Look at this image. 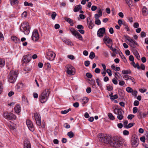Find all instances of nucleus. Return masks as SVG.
<instances>
[{"label":"nucleus","instance_id":"16","mask_svg":"<svg viewBox=\"0 0 148 148\" xmlns=\"http://www.w3.org/2000/svg\"><path fill=\"white\" fill-rule=\"evenodd\" d=\"M147 114L145 113H142V111L140 110H138L137 113L138 117L139 119L145 118Z\"/></svg>","mask_w":148,"mask_h":148},{"label":"nucleus","instance_id":"27","mask_svg":"<svg viewBox=\"0 0 148 148\" xmlns=\"http://www.w3.org/2000/svg\"><path fill=\"white\" fill-rule=\"evenodd\" d=\"M134 54L137 59L138 60L140 59V56L139 55L137 51L135 50L134 52Z\"/></svg>","mask_w":148,"mask_h":148},{"label":"nucleus","instance_id":"54","mask_svg":"<svg viewBox=\"0 0 148 148\" xmlns=\"http://www.w3.org/2000/svg\"><path fill=\"white\" fill-rule=\"evenodd\" d=\"M123 134L125 135H128L129 134V132L128 131L125 130L123 131Z\"/></svg>","mask_w":148,"mask_h":148},{"label":"nucleus","instance_id":"38","mask_svg":"<svg viewBox=\"0 0 148 148\" xmlns=\"http://www.w3.org/2000/svg\"><path fill=\"white\" fill-rule=\"evenodd\" d=\"M126 90L129 93H131L133 92V89L130 87H128L126 88Z\"/></svg>","mask_w":148,"mask_h":148},{"label":"nucleus","instance_id":"17","mask_svg":"<svg viewBox=\"0 0 148 148\" xmlns=\"http://www.w3.org/2000/svg\"><path fill=\"white\" fill-rule=\"evenodd\" d=\"M130 43L129 44V45L132 47L135 48L136 47V45L139 46L138 44L136 42L135 40H133L132 39L130 41Z\"/></svg>","mask_w":148,"mask_h":148},{"label":"nucleus","instance_id":"51","mask_svg":"<svg viewBox=\"0 0 148 148\" xmlns=\"http://www.w3.org/2000/svg\"><path fill=\"white\" fill-rule=\"evenodd\" d=\"M130 76L127 75H125L123 76V78L125 80H127L129 79Z\"/></svg>","mask_w":148,"mask_h":148},{"label":"nucleus","instance_id":"33","mask_svg":"<svg viewBox=\"0 0 148 148\" xmlns=\"http://www.w3.org/2000/svg\"><path fill=\"white\" fill-rule=\"evenodd\" d=\"M67 135L69 137V138H72L74 136V134L73 132L72 131H70L68 132Z\"/></svg>","mask_w":148,"mask_h":148},{"label":"nucleus","instance_id":"6","mask_svg":"<svg viewBox=\"0 0 148 148\" xmlns=\"http://www.w3.org/2000/svg\"><path fill=\"white\" fill-rule=\"evenodd\" d=\"M65 70L67 73L69 75H73L75 73V69L74 67L70 64H68L65 66Z\"/></svg>","mask_w":148,"mask_h":148},{"label":"nucleus","instance_id":"64","mask_svg":"<svg viewBox=\"0 0 148 148\" xmlns=\"http://www.w3.org/2000/svg\"><path fill=\"white\" fill-rule=\"evenodd\" d=\"M64 127L67 129L69 128L70 127V125H69L67 123H65V124H64Z\"/></svg>","mask_w":148,"mask_h":148},{"label":"nucleus","instance_id":"36","mask_svg":"<svg viewBox=\"0 0 148 148\" xmlns=\"http://www.w3.org/2000/svg\"><path fill=\"white\" fill-rule=\"evenodd\" d=\"M71 110V108H69L68 110H65L63 111H61V113L62 114H65L68 113L69 111Z\"/></svg>","mask_w":148,"mask_h":148},{"label":"nucleus","instance_id":"29","mask_svg":"<svg viewBox=\"0 0 148 148\" xmlns=\"http://www.w3.org/2000/svg\"><path fill=\"white\" fill-rule=\"evenodd\" d=\"M126 3L128 4L130 7L132 5V0H125Z\"/></svg>","mask_w":148,"mask_h":148},{"label":"nucleus","instance_id":"15","mask_svg":"<svg viewBox=\"0 0 148 148\" xmlns=\"http://www.w3.org/2000/svg\"><path fill=\"white\" fill-rule=\"evenodd\" d=\"M103 41H104L105 43H112L111 46L110 47L109 46H108V47H110V48H112V40L110 39L107 36H105L103 38Z\"/></svg>","mask_w":148,"mask_h":148},{"label":"nucleus","instance_id":"10","mask_svg":"<svg viewBox=\"0 0 148 148\" xmlns=\"http://www.w3.org/2000/svg\"><path fill=\"white\" fill-rule=\"evenodd\" d=\"M55 56V54L53 51H48L46 53V58L49 60H53Z\"/></svg>","mask_w":148,"mask_h":148},{"label":"nucleus","instance_id":"39","mask_svg":"<svg viewBox=\"0 0 148 148\" xmlns=\"http://www.w3.org/2000/svg\"><path fill=\"white\" fill-rule=\"evenodd\" d=\"M135 124V123H129L128 125H127L126 128L128 129L131 128Z\"/></svg>","mask_w":148,"mask_h":148},{"label":"nucleus","instance_id":"4","mask_svg":"<svg viewBox=\"0 0 148 148\" xmlns=\"http://www.w3.org/2000/svg\"><path fill=\"white\" fill-rule=\"evenodd\" d=\"M30 28L29 23L27 22H24L21 24L20 29L24 32L25 34L27 35L29 33Z\"/></svg>","mask_w":148,"mask_h":148},{"label":"nucleus","instance_id":"59","mask_svg":"<svg viewBox=\"0 0 148 148\" xmlns=\"http://www.w3.org/2000/svg\"><path fill=\"white\" fill-rule=\"evenodd\" d=\"M90 64V61L88 60L86 61L85 62L84 64L86 66H88Z\"/></svg>","mask_w":148,"mask_h":148},{"label":"nucleus","instance_id":"28","mask_svg":"<svg viewBox=\"0 0 148 148\" xmlns=\"http://www.w3.org/2000/svg\"><path fill=\"white\" fill-rule=\"evenodd\" d=\"M142 12L144 15H146L148 12L147 9L145 7H144L142 10Z\"/></svg>","mask_w":148,"mask_h":148},{"label":"nucleus","instance_id":"58","mask_svg":"<svg viewBox=\"0 0 148 148\" xmlns=\"http://www.w3.org/2000/svg\"><path fill=\"white\" fill-rule=\"evenodd\" d=\"M107 72L108 74V75L110 76H111L112 75V72L111 70L109 69H107Z\"/></svg>","mask_w":148,"mask_h":148},{"label":"nucleus","instance_id":"5","mask_svg":"<svg viewBox=\"0 0 148 148\" xmlns=\"http://www.w3.org/2000/svg\"><path fill=\"white\" fill-rule=\"evenodd\" d=\"M18 74L16 71H11L8 76V80L10 83L14 82L17 78Z\"/></svg>","mask_w":148,"mask_h":148},{"label":"nucleus","instance_id":"47","mask_svg":"<svg viewBox=\"0 0 148 148\" xmlns=\"http://www.w3.org/2000/svg\"><path fill=\"white\" fill-rule=\"evenodd\" d=\"M133 66L134 68H137L138 69H140V67L138 63L136 64H135L134 65H133Z\"/></svg>","mask_w":148,"mask_h":148},{"label":"nucleus","instance_id":"57","mask_svg":"<svg viewBox=\"0 0 148 148\" xmlns=\"http://www.w3.org/2000/svg\"><path fill=\"white\" fill-rule=\"evenodd\" d=\"M22 99L23 101H26V102L28 103V101L27 100V98H26L24 96H23L22 97Z\"/></svg>","mask_w":148,"mask_h":148},{"label":"nucleus","instance_id":"9","mask_svg":"<svg viewBox=\"0 0 148 148\" xmlns=\"http://www.w3.org/2000/svg\"><path fill=\"white\" fill-rule=\"evenodd\" d=\"M139 139L137 136H133L131 141L132 146L134 147H137L139 144Z\"/></svg>","mask_w":148,"mask_h":148},{"label":"nucleus","instance_id":"40","mask_svg":"<svg viewBox=\"0 0 148 148\" xmlns=\"http://www.w3.org/2000/svg\"><path fill=\"white\" fill-rule=\"evenodd\" d=\"M57 14L56 12H53L51 14V18L53 20H54Z\"/></svg>","mask_w":148,"mask_h":148},{"label":"nucleus","instance_id":"52","mask_svg":"<svg viewBox=\"0 0 148 148\" xmlns=\"http://www.w3.org/2000/svg\"><path fill=\"white\" fill-rule=\"evenodd\" d=\"M138 110L137 108L136 107H134L133 108V113L134 114H135L137 112H138Z\"/></svg>","mask_w":148,"mask_h":148},{"label":"nucleus","instance_id":"50","mask_svg":"<svg viewBox=\"0 0 148 148\" xmlns=\"http://www.w3.org/2000/svg\"><path fill=\"white\" fill-rule=\"evenodd\" d=\"M140 35L141 37H145L146 36V34L144 32L142 31Z\"/></svg>","mask_w":148,"mask_h":148},{"label":"nucleus","instance_id":"63","mask_svg":"<svg viewBox=\"0 0 148 148\" xmlns=\"http://www.w3.org/2000/svg\"><path fill=\"white\" fill-rule=\"evenodd\" d=\"M139 24L137 23H135L134 24V27L135 28H137L139 27Z\"/></svg>","mask_w":148,"mask_h":148},{"label":"nucleus","instance_id":"45","mask_svg":"<svg viewBox=\"0 0 148 148\" xmlns=\"http://www.w3.org/2000/svg\"><path fill=\"white\" fill-rule=\"evenodd\" d=\"M124 37L129 42L132 39L131 38L129 37L127 35H124Z\"/></svg>","mask_w":148,"mask_h":148},{"label":"nucleus","instance_id":"44","mask_svg":"<svg viewBox=\"0 0 148 148\" xmlns=\"http://www.w3.org/2000/svg\"><path fill=\"white\" fill-rule=\"evenodd\" d=\"M36 122V123L37 125L40 126L41 125V119H38V120H35Z\"/></svg>","mask_w":148,"mask_h":148},{"label":"nucleus","instance_id":"24","mask_svg":"<svg viewBox=\"0 0 148 148\" xmlns=\"http://www.w3.org/2000/svg\"><path fill=\"white\" fill-rule=\"evenodd\" d=\"M88 22V20L87 23L88 28L90 29H92L94 25V24L91 21H90L89 23Z\"/></svg>","mask_w":148,"mask_h":148},{"label":"nucleus","instance_id":"32","mask_svg":"<svg viewBox=\"0 0 148 148\" xmlns=\"http://www.w3.org/2000/svg\"><path fill=\"white\" fill-rule=\"evenodd\" d=\"M108 116L109 119L111 120H114L115 119V117L113 115L110 113H109L108 114Z\"/></svg>","mask_w":148,"mask_h":148},{"label":"nucleus","instance_id":"30","mask_svg":"<svg viewBox=\"0 0 148 148\" xmlns=\"http://www.w3.org/2000/svg\"><path fill=\"white\" fill-rule=\"evenodd\" d=\"M70 30L71 33L74 36H75V34L77 32L76 30L72 27L70 28Z\"/></svg>","mask_w":148,"mask_h":148},{"label":"nucleus","instance_id":"41","mask_svg":"<svg viewBox=\"0 0 148 148\" xmlns=\"http://www.w3.org/2000/svg\"><path fill=\"white\" fill-rule=\"evenodd\" d=\"M96 82L97 84V85L100 86L101 87L102 86V84L101 83H100L101 82V81L99 80V78H98L97 79H96Z\"/></svg>","mask_w":148,"mask_h":148},{"label":"nucleus","instance_id":"12","mask_svg":"<svg viewBox=\"0 0 148 148\" xmlns=\"http://www.w3.org/2000/svg\"><path fill=\"white\" fill-rule=\"evenodd\" d=\"M26 123L29 129L31 131L33 132L34 130V128L32 121L29 120H27Z\"/></svg>","mask_w":148,"mask_h":148},{"label":"nucleus","instance_id":"2","mask_svg":"<svg viewBox=\"0 0 148 148\" xmlns=\"http://www.w3.org/2000/svg\"><path fill=\"white\" fill-rule=\"evenodd\" d=\"M50 92L49 89H45L39 96V101L42 103H44L47 100Z\"/></svg>","mask_w":148,"mask_h":148},{"label":"nucleus","instance_id":"7","mask_svg":"<svg viewBox=\"0 0 148 148\" xmlns=\"http://www.w3.org/2000/svg\"><path fill=\"white\" fill-rule=\"evenodd\" d=\"M114 112L115 114L117 115V118L119 120H121L123 118V115L124 112L123 110L115 108L114 110Z\"/></svg>","mask_w":148,"mask_h":148},{"label":"nucleus","instance_id":"25","mask_svg":"<svg viewBox=\"0 0 148 148\" xmlns=\"http://www.w3.org/2000/svg\"><path fill=\"white\" fill-rule=\"evenodd\" d=\"M75 36V37H76L79 40H82L83 38H82V36L80 34H79L77 32V33L75 34V36Z\"/></svg>","mask_w":148,"mask_h":148},{"label":"nucleus","instance_id":"43","mask_svg":"<svg viewBox=\"0 0 148 148\" xmlns=\"http://www.w3.org/2000/svg\"><path fill=\"white\" fill-rule=\"evenodd\" d=\"M88 99L87 97H85L82 99L83 102L84 104L86 103L88 101Z\"/></svg>","mask_w":148,"mask_h":148},{"label":"nucleus","instance_id":"55","mask_svg":"<svg viewBox=\"0 0 148 148\" xmlns=\"http://www.w3.org/2000/svg\"><path fill=\"white\" fill-rule=\"evenodd\" d=\"M97 12L99 14H98L100 16H102V12L100 8L98 9Z\"/></svg>","mask_w":148,"mask_h":148},{"label":"nucleus","instance_id":"22","mask_svg":"<svg viewBox=\"0 0 148 148\" xmlns=\"http://www.w3.org/2000/svg\"><path fill=\"white\" fill-rule=\"evenodd\" d=\"M65 20L67 22L70 24L71 26H73L74 24V23L73 20L69 18L65 17L64 18Z\"/></svg>","mask_w":148,"mask_h":148},{"label":"nucleus","instance_id":"37","mask_svg":"<svg viewBox=\"0 0 148 148\" xmlns=\"http://www.w3.org/2000/svg\"><path fill=\"white\" fill-rule=\"evenodd\" d=\"M119 54L120 55L121 58L123 59L124 62H125L127 61V60L125 57L121 52V53H119Z\"/></svg>","mask_w":148,"mask_h":148},{"label":"nucleus","instance_id":"19","mask_svg":"<svg viewBox=\"0 0 148 148\" xmlns=\"http://www.w3.org/2000/svg\"><path fill=\"white\" fill-rule=\"evenodd\" d=\"M30 144L27 139H25L24 141V148H30Z\"/></svg>","mask_w":148,"mask_h":148},{"label":"nucleus","instance_id":"13","mask_svg":"<svg viewBox=\"0 0 148 148\" xmlns=\"http://www.w3.org/2000/svg\"><path fill=\"white\" fill-rule=\"evenodd\" d=\"M31 59V55L28 54L23 57V60L24 63H27L29 62Z\"/></svg>","mask_w":148,"mask_h":148},{"label":"nucleus","instance_id":"34","mask_svg":"<svg viewBox=\"0 0 148 148\" xmlns=\"http://www.w3.org/2000/svg\"><path fill=\"white\" fill-rule=\"evenodd\" d=\"M34 116L35 120L40 119V115H39L37 112L34 113Z\"/></svg>","mask_w":148,"mask_h":148},{"label":"nucleus","instance_id":"48","mask_svg":"<svg viewBox=\"0 0 148 148\" xmlns=\"http://www.w3.org/2000/svg\"><path fill=\"white\" fill-rule=\"evenodd\" d=\"M86 75L88 78H91L92 76V75L89 73H87L86 74Z\"/></svg>","mask_w":148,"mask_h":148},{"label":"nucleus","instance_id":"46","mask_svg":"<svg viewBox=\"0 0 148 148\" xmlns=\"http://www.w3.org/2000/svg\"><path fill=\"white\" fill-rule=\"evenodd\" d=\"M67 57L68 58L72 60H73L75 59V57L74 56L72 55H68Z\"/></svg>","mask_w":148,"mask_h":148},{"label":"nucleus","instance_id":"56","mask_svg":"<svg viewBox=\"0 0 148 148\" xmlns=\"http://www.w3.org/2000/svg\"><path fill=\"white\" fill-rule=\"evenodd\" d=\"M107 89L108 91H111L113 89V87L110 85L107 86Z\"/></svg>","mask_w":148,"mask_h":148},{"label":"nucleus","instance_id":"21","mask_svg":"<svg viewBox=\"0 0 148 148\" xmlns=\"http://www.w3.org/2000/svg\"><path fill=\"white\" fill-rule=\"evenodd\" d=\"M14 110L16 113L19 114L21 111V107L18 104L16 105L14 107Z\"/></svg>","mask_w":148,"mask_h":148},{"label":"nucleus","instance_id":"49","mask_svg":"<svg viewBox=\"0 0 148 148\" xmlns=\"http://www.w3.org/2000/svg\"><path fill=\"white\" fill-rule=\"evenodd\" d=\"M128 123V121L126 120L125 121L123 122V127L124 128H126Z\"/></svg>","mask_w":148,"mask_h":148},{"label":"nucleus","instance_id":"35","mask_svg":"<svg viewBox=\"0 0 148 148\" xmlns=\"http://www.w3.org/2000/svg\"><path fill=\"white\" fill-rule=\"evenodd\" d=\"M89 57L90 58L93 59L95 57V53L93 52H91Z\"/></svg>","mask_w":148,"mask_h":148},{"label":"nucleus","instance_id":"18","mask_svg":"<svg viewBox=\"0 0 148 148\" xmlns=\"http://www.w3.org/2000/svg\"><path fill=\"white\" fill-rule=\"evenodd\" d=\"M77 28L78 29V31L81 34H84V31L83 29L84 28V27L81 25H77Z\"/></svg>","mask_w":148,"mask_h":148},{"label":"nucleus","instance_id":"8","mask_svg":"<svg viewBox=\"0 0 148 148\" xmlns=\"http://www.w3.org/2000/svg\"><path fill=\"white\" fill-rule=\"evenodd\" d=\"M3 115L6 119L10 120H14L16 118V116L15 115L12 113L7 111L4 112Z\"/></svg>","mask_w":148,"mask_h":148},{"label":"nucleus","instance_id":"14","mask_svg":"<svg viewBox=\"0 0 148 148\" xmlns=\"http://www.w3.org/2000/svg\"><path fill=\"white\" fill-rule=\"evenodd\" d=\"M106 31L105 28L102 27L100 28L97 32V36L99 37H102L103 36V34L105 33Z\"/></svg>","mask_w":148,"mask_h":148},{"label":"nucleus","instance_id":"20","mask_svg":"<svg viewBox=\"0 0 148 148\" xmlns=\"http://www.w3.org/2000/svg\"><path fill=\"white\" fill-rule=\"evenodd\" d=\"M11 39L14 42L16 43H19L20 42V39L15 36H13L11 37Z\"/></svg>","mask_w":148,"mask_h":148},{"label":"nucleus","instance_id":"3","mask_svg":"<svg viewBox=\"0 0 148 148\" xmlns=\"http://www.w3.org/2000/svg\"><path fill=\"white\" fill-rule=\"evenodd\" d=\"M98 137L99 138V140L100 142L106 144L109 143L111 139V137L105 134H99Z\"/></svg>","mask_w":148,"mask_h":148},{"label":"nucleus","instance_id":"42","mask_svg":"<svg viewBox=\"0 0 148 148\" xmlns=\"http://www.w3.org/2000/svg\"><path fill=\"white\" fill-rule=\"evenodd\" d=\"M65 42L67 45H73L72 42L69 40H65Z\"/></svg>","mask_w":148,"mask_h":148},{"label":"nucleus","instance_id":"61","mask_svg":"<svg viewBox=\"0 0 148 148\" xmlns=\"http://www.w3.org/2000/svg\"><path fill=\"white\" fill-rule=\"evenodd\" d=\"M139 103V102L138 101L136 100L134 102V105L135 106H137L138 105Z\"/></svg>","mask_w":148,"mask_h":148},{"label":"nucleus","instance_id":"11","mask_svg":"<svg viewBox=\"0 0 148 148\" xmlns=\"http://www.w3.org/2000/svg\"><path fill=\"white\" fill-rule=\"evenodd\" d=\"M32 38V40L35 41H36L38 39L39 34L37 30L35 29L33 31Z\"/></svg>","mask_w":148,"mask_h":148},{"label":"nucleus","instance_id":"1","mask_svg":"<svg viewBox=\"0 0 148 148\" xmlns=\"http://www.w3.org/2000/svg\"><path fill=\"white\" fill-rule=\"evenodd\" d=\"M112 147L116 148H119L123 146V143L120 140L119 138L117 136H114L111 138L109 143Z\"/></svg>","mask_w":148,"mask_h":148},{"label":"nucleus","instance_id":"23","mask_svg":"<svg viewBox=\"0 0 148 148\" xmlns=\"http://www.w3.org/2000/svg\"><path fill=\"white\" fill-rule=\"evenodd\" d=\"M82 8V6L81 5L79 4L76 5L75 8L74 9L73 11L75 12H77L79 11L80 10H81Z\"/></svg>","mask_w":148,"mask_h":148},{"label":"nucleus","instance_id":"31","mask_svg":"<svg viewBox=\"0 0 148 148\" xmlns=\"http://www.w3.org/2000/svg\"><path fill=\"white\" fill-rule=\"evenodd\" d=\"M10 1L11 4L12 5L17 4L18 3V0H10Z\"/></svg>","mask_w":148,"mask_h":148},{"label":"nucleus","instance_id":"26","mask_svg":"<svg viewBox=\"0 0 148 148\" xmlns=\"http://www.w3.org/2000/svg\"><path fill=\"white\" fill-rule=\"evenodd\" d=\"M122 73L123 74H130L131 73V71L130 70H123L122 71Z\"/></svg>","mask_w":148,"mask_h":148},{"label":"nucleus","instance_id":"53","mask_svg":"<svg viewBox=\"0 0 148 148\" xmlns=\"http://www.w3.org/2000/svg\"><path fill=\"white\" fill-rule=\"evenodd\" d=\"M95 22V24L98 25L101 24V21L99 19L96 20Z\"/></svg>","mask_w":148,"mask_h":148},{"label":"nucleus","instance_id":"62","mask_svg":"<svg viewBox=\"0 0 148 148\" xmlns=\"http://www.w3.org/2000/svg\"><path fill=\"white\" fill-rule=\"evenodd\" d=\"M134 116L133 114H130L128 116L127 118L130 120H131Z\"/></svg>","mask_w":148,"mask_h":148},{"label":"nucleus","instance_id":"60","mask_svg":"<svg viewBox=\"0 0 148 148\" xmlns=\"http://www.w3.org/2000/svg\"><path fill=\"white\" fill-rule=\"evenodd\" d=\"M27 16V13L26 11L24 12L22 14V16L23 17H26Z\"/></svg>","mask_w":148,"mask_h":148}]
</instances>
